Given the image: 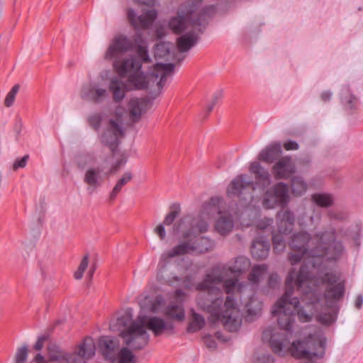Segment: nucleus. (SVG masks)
<instances>
[{
	"mask_svg": "<svg viewBox=\"0 0 363 363\" xmlns=\"http://www.w3.org/2000/svg\"><path fill=\"white\" fill-rule=\"evenodd\" d=\"M145 328L151 330L155 336H159L166 331H172L174 326L172 323L166 322L163 318L152 316L145 320Z\"/></svg>",
	"mask_w": 363,
	"mask_h": 363,
	"instance_id": "obj_21",
	"label": "nucleus"
},
{
	"mask_svg": "<svg viewBox=\"0 0 363 363\" xmlns=\"http://www.w3.org/2000/svg\"><path fill=\"white\" fill-rule=\"evenodd\" d=\"M270 245L267 240H255L251 247L252 256L257 259H264L268 257Z\"/></svg>",
	"mask_w": 363,
	"mask_h": 363,
	"instance_id": "obj_32",
	"label": "nucleus"
},
{
	"mask_svg": "<svg viewBox=\"0 0 363 363\" xmlns=\"http://www.w3.org/2000/svg\"><path fill=\"white\" fill-rule=\"evenodd\" d=\"M291 194L295 196H301L303 195L308 189V184L300 176L293 177L291 179Z\"/></svg>",
	"mask_w": 363,
	"mask_h": 363,
	"instance_id": "obj_33",
	"label": "nucleus"
},
{
	"mask_svg": "<svg viewBox=\"0 0 363 363\" xmlns=\"http://www.w3.org/2000/svg\"><path fill=\"white\" fill-rule=\"evenodd\" d=\"M280 277L277 273L269 274L267 279V286L271 289H275L279 286Z\"/></svg>",
	"mask_w": 363,
	"mask_h": 363,
	"instance_id": "obj_50",
	"label": "nucleus"
},
{
	"mask_svg": "<svg viewBox=\"0 0 363 363\" xmlns=\"http://www.w3.org/2000/svg\"><path fill=\"white\" fill-rule=\"evenodd\" d=\"M284 234L280 233H274L272 235V243L274 251L276 253H280L283 252L286 247L285 240L284 238Z\"/></svg>",
	"mask_w": 363,
	"mask_h": 363,
	"instance_id": "obj_40",
	"label": "nucleus"
},
{
	"mask_svg": "<svg viewBox=\"0 0 363 363\" xmlns=\"http://www.w3.org/2000/svg\"><path fill=\"white\" fill-rule=\"evenodd\" d=\"M45 340V337L43 336L38 337L37 342H35V344L34 345V349L35 350H40L43 347Z\"/></svg>",
	"mask_w": 363,
	"mask_h": 363,
	"instance_id": "obj_58",
	"label": "nucleus"
},
{
	"mask_svg": "<svg viewBox=\"0 0 363 363\" xmlns=\"http://www.w3.org/2000/svg\"><path fill=\"white\" fill-rule=\"evenodd\" d=\"M28 159V155L23 156L22 158L16 160L13 163V169H17L18 168H23L26 165L27 160Z\"/></svg>",
	"mask_w": 363,
	"mask_h": 363,
	"instance_id": "obj_54",
	"label": "nucleus"
},
{
	"mask_svg": "<svg viewBox=\"0 0 363 363\" xmlns=\"http://www.w3.org/2000/svg\"><path fill=\"white\" fill-rule=\"evenodd\" d=\"M199 34L194 31H191L182 35L177 39V49L180 52H188L199 41Z\"/></svg>",
	"mask_w": 363,
	"mask_h": 363,
	"instance_id": "obj_28",
	"label": "nucleus"
},
{
	"mask_svg": "<svg viewBox=\"0 0 363 363\" xmlns=\"http://www.w3.org/2000/svg\"><path fill=\"white\" fill-rule=\"evenodd\" d=\"M249 171L255 177L253 183L247 174L236 177L230 184L227 189L228 196L238 200V205L245 208L242 215H249L250 211H253L255 215L258 213L257 206L260 201V197L252 195L255 186L262 191L271 184V176L268 169L264 168L258 162L250 164Z\"/></svg>",
	"mask_w": 363,
	"mask_h": 363,
	"instance_id": "obj_7",
	"label": "nucleus"
},
{
	"mask_svg": "<svg viewBox=\"0 0 363 363\" xmlns=\"http://www.w3.org/2000/svg\"><path fill=\"white\" fill-rule=\"evenodd\" d=\"M180 213V206L179 204L174 203L170 206V211L165 216L163 222L164 225H170L173 223L175 218Z\"/></svg>",
	"mask_w": 363,
	"mask_h": 363,
	"instance_id": "obj_41",
	"label": "nucleus"
},
{
	"mask_svg": "<svg viewBox=\"0 0 363 363\" xmlns=\"http://www.w3.org/2000/svg\"><path fill=\"white\" fill-rule=\"evenodd\" d=\"M284 147L286 150H296L299 145L296 141L288 140L284 143Z\"/></svg>",
	"mask_w": 363,
	"mask_h": 363,
	"instance_id": "obj_56",
	"label": "nucleus"
},
{
	"mask_svg": "<svg viewBox=\"0 0 363 363\" xmlns=\"http://www.w3.org/2000/svg\"><path fill=\"white\" fill-rule=\"evenodd\" d=\"M174 45L168 42H160L155 45L154 55L156 58H164L170 54Z\"/></svg>",
	"mask_w": 363,
	"mask_h": 363,
	"instance_id": "obj_38",
	"label": "nucleus"
},
{
	"mask_svg": "<svg viewBox=\"0 0 363 363\" xmlns=\"http://www.w3.org/2000/svg\"><path fill=\"white\" fill-rule=\"evenodd\" d=\"M124 113L125 108L120 106H118L115 110L116 118L108 120L99 137L101 143L107 146L112 152L116 150L121 139L125 135L123 127V116Z\"/></svg>",
	"mask_w": 363,
	"mask_h": 363,
	"instance_id": "obj_8",
	"label": "nucleus"
},
{
	"mask_svg": "<svg viewBox=\"0 0 363 363\" xmlns=\"http://www.w3.org/2000/svg\"><path fill=\"white\" fill-rule=\"evenodd\" d=\"M226 269L213 268L204 279L195 285L199 291L196 301L199 308L220 321L229 332L238 331L242 324V313L235 292L241 294L248 286L237 278L225 279Z\"/></svg>",
	"mask_w": 363,
	"mask_h": 363,
	"instance_id": "obj_2",
	"label": "nucleus"
},
{
	"mask_svg": "<svg viewBox=\"0 0 363 363\" xmlns=\"http://www.w3.org/2000/svg\"><path fill=\"white\" fill-rule=\"evenodd\" d=\"M20 86L18 84L14 85L12 89L10 90V91L7 94L4 104L7 107H10L13 105L16 95L17 94L18 91H19Z\"/></svg>",
	"mask_w": 363,
	"mask_h": 363,
	"instance_id": "obj_44",
	"label": "nucleus"
},
{
	"mask_svg": "<svg viewBox=\"0 0 363 363\" xmlns=\"http://www.w3.org/2000/svg\"><path fill=\"white\" fill-rule=\"evenodd\" d=\"M127 88L130 89L128 83L125 84L117 77H113L110 81L109 90L112 93L113 101H121L125 96Z\"/></svg>",
	"mask_w": 363,
	"mask_h": 363,
	"instance_id": "obj_27",
	"label": "nucleus"
},
{
	"mask_svg": "<svg viewBox=\"0 0 363 363\" xmlns=\"http://www.w3.org/2000/svg\"><path fill=\"white\" fill-rule=\"evenodd\" d=\"M104 180L102 169L99 167L88 168L83 179L84 182L87 185L86 189L91 194L102 185Z\"/></svg>",
	"mask_w": 363,
	"mask_h": 363,
	"instance_id": "obj_18",
	"label": "nucleus"
},
{
	"mask_svg": "<svg viewBox=\"0 0 363 363\" xmlns=\"http://www.w3.org/2000/svg\"><path fill=\"white\" fill-rule=\"evenodd\" d=\"M95 344L91 337H86L79 346L77 353L72 354L67 358V363H86V359L95 354Z\"/></svg>",
	"mask_w": 363,
	"mask_h": 363,
	"instance_id": "obj_15",
	"label": "nucleus"
},
{
	"mask_svg": "<svg viewBox=\"0 0 363 363\" xmlns=\"http://www.w3.org/2000/svg\"><path fill=\"white\" fill-rule=\"evenodd\" d=\"M295 217L294 213L286 209L279 212L277 215L278 233L281 234L290 233L294 225Z\"/></svg>",
	"mask_w": 363,
	"mask_h": 363,
	"instance_id": "obj_22",
	"label": "nucleus"
},
{
	"mask_svg": "<svg viewBox=\"0 0 363 363\" xmlns=\"http://www.w3.org/2000/svg\"><path fill=\"white\" fill-rule=\"evenodd\" d=\"M133 179V174L131 172H125L122 177L117 182L111 192L109 195L110 201H113L117 197V195L121 191L122 188L127 184Z\"/></svg>",
	"mask_w": 363,
	"mask_h": 363,
	"instance_id": "obj_35",
	"label": "nucleus"
},
{
	"mask_svg": "<svg viewBox=\"0 0 363 363\" xmlns=\"http://www.w3.org/2000/svg\"><path fill=\"white\" fill-rule=\"evenodd\" d=\"M312 201L318 206L327 208L333 205V198L328 194H315L312 195Z\"/></svg>",
	"mask_w": 363,
	"mask_h": 363,
	"instance_id": "obj_39",
	"label": "nucleus"
},
{
	"mask_svg": "<svg viewBox=\"0 0 363 363\" xmlns=\"http://www.w3.org/2000/svg\"><path fill=\"white\" fill-rule=\"evenodd\" d=\"M94 270H95V269H94V267L89 270V276L90 279H91V278H92L93 274H94Z\"/></svg>",
	"mask_w": 363,
	"mask_h": 363,
	"instance_id": "obj_63",
	"label": "nucleus"
},
{
	"mask_svg": "<svg viewBox=\"0 0 363 363\" xmlns=\"http://www.w3.org/2000/svg\"><path fill=\"white\" fill-rule=\"evenodd\" d=\"M102 116L100 113L92 114L88 118L90 125L95 130H98L99 128Z\"/></svg>",
	"mask_w": 363,
	"mask_h": 363,
	"instance_id": "obj_48",
	"label": "nucleus"
},
{
	"mask_svg": "<svg viewBox=\"0 0 363 363\" xmlns=\"http://www.w3.org/2000/svg\"><path fill=\"white\" fill-rule=\"evenodd\" d=\"M203 341L208 348L211 350L216 349L217 344L211 335H205L203 337Z\"/></svg>",
	"mask_w": 363,
	"mask_h": 363,
	"instance_id": "obj_52",
	"label": "nucleus"
},
{
	"mask_svg": "<svg viewBox=\"0 0 363 363\" xmlns=\"http://www.w3.org/2000/svg\"><path fill=\"white\" fill-rule=\"evenodd\" d=\"M27 356V346H23L22 347L18 349L15 356L16 363H23L26 360Z\"/></svg>",
	"mask_w": 363,
	"mask_h": 363,
	"instance_id": "obj_47",
	"label": "nucleus"
},
{
	"mask_svg": "<svg viewBox=\"0 0 363 363\" xmlns=\"http://www.w3.org/2000/svg\"><path fill=\"white\" fill-rule=\"evenodd\" d=\"M123 342L133 350H141L149 342L150 335L145 328V319L139 317L126 330L120 333Z\"/></svg>",
	"mask_w": 363,
	"mask_h": 363,
	"instance_id": "obj_9",
	"label": "nucleus"
},
{
	"mask_svg": "<svg viewBox=\"0 0 363 363\" xmlns=\"http://www.w3.org/2000/svg\"><path fill=\"white\" fill-rule=\"evenodd\" d=\"M331 96L332 93L329 91H323L320 95V98L324 102L330 101Z\"/></svg>",
	"mask_w": 363,
	"mask_h": 363,
	"instance_id": "obj_59",
	"label": "nucleus"
},
{
	"mask_svg": "<svg viewBox=\"0 0 363 363\" xmlns=\"http://www.w3.org/2000/svg\"><path fill=\"white\" fill-rule=\"evenodd\" d=\"M82 97L87 101L101 103L108 96L106 89L102 88L97 84L89 85L84 87L81 93Z\"/></svg>",
	"mask_w": 363,
	"mask_h": 363,
	"instance_id": "obj_20",
	"label": "nucleus"
},
{
	"mask_svg": "<svg viewBox=\"0 0 363 363\" xmlns=\"http://www.w3.org/2000/svg\"><path fill=\"white\" fill-rule=\"evenodd\" d=\"M273 223V220L269 218H264L259 220L256 224L257 228L261 230H264Z\"/></svg>",
	"mask_w": 363,
	"mask_h": 363,
	"instance_id": "obj_53",
	"label": "nucleus"
},
{
	"mask_svg": "<svg viewBox=\"0 0 363 363\" xmlns=\"http://www.w3.org/2000/svg\"><path fill=\"white\" fill-rule=\"evenodd\" d=\"M208 223L201 217L186 215L173 225L174 233H182L178 245L161 255V259H167L186 254H201L207 252L215 246L214 241L207 237L199 236L207 232Z\"/></svg>",
	"mask_w": 363,
	"mask_h": 363,
	"instance_id": "obj_5",
	"label": "nucleus"
},
{
	"mask_svg": "<svg viewBox=\"0 0 363 363\" xmlns=\"http://www.w3.org/2000/svg\"><path fill=\"white\" fill-rule=\"evenodd\" d=\"M155 233L159 236L160 240H163L166 238V232L164 223L159 224L155 229Z\"/></svg>",
	"mask_w": 363,
	"mask_h": 363,
	"instance_id": "obj_55",
	"label": "nucleus"
},
{
	"mask_svg": "<svg viewBox=\"0 0 363 363\" xmlns=\"http://www.w3.org/2000/svg\"><path fill=\"white\" fill-rule=\"evenodd\" d=\"M148 101L143 98H133L128 102V112L130 119L133 122H138L142 115L146 111Z\"/></svg>",
	"mask_w": 363,
	"mask_h": 363,
	"instance_id": "obj_23",
	"label": "nucleus"
},
{
	"mask_svg": "<svg viewBox=\"0 0 363 363\" xmlns=\"http://www.w3.org/2000/svg\"><path fill=\"white\" fill-rule=\"evenodd\" d=\"M268 327L262 333V339L269 342L272 350L279 356L288 352L296 359H306L305 363H315L312 359L322 358L325 354L326 338L320 330L309 335L305 340H296L291 344L289 340L293 328L286 330Z\"/></svg>",
	"mask_w": 363,
	"mask_h": 363,
	"instance_id": "obj_4",
	"label": "nucleus"
},
{
	"mask_svg": "<svg viewBox=\"0 0 363 363\" xmlns=\"http://www.w3.org/2000/svg\"><path fill=\"white\" fill-rule=\"evenodd\" d=\"M342 101L347 104V106L350 109H353L356 107L357 99L353 95H350L348 97H342Z\"/></svg>",
	"mask_w": 363,
	"mask_h": 363,
	"instance_id": "obj_51",
	"label": "nucleus"
},
{
	"mask_svg": "<svg viewBox=\"0 0 363 363\" xmlns=\"http://www.w3.org/2000/svg\"><path fill=\"white\" fill-rule=\"evenodd\" d=\"M89 263V256L85 255L82 259L78 269L75 272L74 276L76 279H81L83 277L84 272L86 269Z\"/></svg>",
	"mask_w": 363,
	"mask_h": 363,
	"instance_id": "obj_45",
	"label": "nucleus"
},
{
	"mask_svg": "<svg viewBox=\"0 0 363 363\" xmlns=\"http://www.w3.org/2000/svg\"><path fill=\"white\" fill-rule=\"evenodd\" d=\"M118 363H135V357L132 352L127 347H123L118 353Z\"/></svg>",
	"mask_w": 363,
	"mask_h": 363,
	"instance_id": "obj_42",
	"label": "nucleus"
},
{
	"mask_svg": "<svg viewBox=\"0 0 363 363\" xmlns=\"http://www.w3.org/2000/svg\"><path fill=\"white\" fill-rule=\"evenodd\" d=\"M213 9V6L209 8L203 9L201 12L199 14L197 18H194L193 14H190L189 16H179L177 17L172 18L169 23V28L175 33H180L185 29V21L186 18L189 20L191 22L192 26L194 29L198 30L199 32H202L203 29L205 28L207 24L206 16L209 12V10Z\"/></svg>",
	"mask_w": 363,
	"mask_h": 363,
	"instance_id": "obj_11",
	"label": "nucleus"
},
{
	"mask_svg": "<svg viewBox=\"0 0 363 363\" xmlns=\"http://www.w3.org/2000/svg\"><path fill=\"white\" fill-rule=\"evenodd\" d=\"M320 220V213L315 211V206H313L308 211H305L298 217V224L302 228H307L317 224Z\"/></svg>",
	"mask_w": 363,
	"mask_h": 363,
	"instance_id": "obj_31",
	"label": "nucleus"
},
{
	"mask_svg": "<svg viewBox=\"0 0 363 363\" xmlns=\"http://www.w3.org/2000/svg\"><path fill=\"white\" fill-rule=\"evenodd\" d=\"M234 227L232 216L228 213H220L215 223V230L222 236L229 234Z\"/></svg>",
	"mask_w": 363,
	"mask_h": 363,
	"instance_id": "obj_26",
	"label": "nucleus"
},
{
	"mask_svg": "<svg viewBox=\"0 0 363 363\" xmlns=\"http://www.w3.org/2000/svg\"><path fill=\"white\" fill-rule=\"evenodd\" d=\"M320 306V304L318 307L317 311L315 313L314 315H316L317 320L324 325H330L335 321L336 316H337V311L336 306H334L333 308H330L332 310V312L329 313H318L319 311V308Z\"/></svg>",
	"mask_w": 363,
	"mask_h": 363,
	"instance_id": "obj_37",
	"label": "nucleus"
},
{
	"mask_svg": "<svg viewBox=\"0 0 363 363\" xmlns=\"http://www.w3.org/2000/svg\"><path fill=\"white\" fill-rule=\"evenodd\" d=\"M250 267V259L245 256H239L235 258L234 262L228 267H216V268L225 269V279L228 274L230 272L233 274L239 276L246 272Z\"/></svg>",
	"mask_w": 363,
	"mask_h": 363,
	"instance_id": "obj_25",
	"label": "nucleus"
},
{
	"mask_svg": "<svg viewBox=\"0 0 363 363\" xmlns=\"http://www.w3.org/2000/svg\"><path fill=\"white\" fill-rule=\"evenodd\" d=\"M191 318L187 328L189 333H195L200 330L205 325V318L201 314L195 312L194 309L191 310Z\"/></svg>",
	"mask_w": 363,
	"mask_h": 363,
	"instance_id": "obj_36",
	"label": "nucleus"
},
{
	"mask_svg": "<svg viewBox=\"0 0 363 363\" xmlns=\"http://www.w3.org/2000/svg\"><path fill=\"white\" fill-rule=\"evenodd\" d=\"M289 200V186L281 182L264 192L262 206L267 209H272L277 206L284 208L288 206Z\"/></svg>",
	"mask_w": 363,
	"mask_h": 363,
	"instance_id": "obj_10",
	"label": "nucleus"
},
{
	"mask_svg": "<svg viewBox=\"0 0 363 363\" xmlns=\"http://www.w3.org/2000/svg\"><path fill=\"white\" fill-rule=\"evenodd\" d=\"M138 56L116 58L113 66L121 77H128V85L130 90L144 89L152 83L156 82L159 90H162L167 79L172 77L174 65L173 63H157L146 74L141 72L142 63H148L151 59L146 46L138 45Z\"/></svg>",
	"mask_w": 363,
	"mask_h": 363,
	"instance_id": "obj_3",
	"label": "nucleus"
},
{
	"mask_svg": "<svg viewBox=\"0 0 363 363\" xmlns=\"http://www.w3.org/2000/svg\"><path fill=\"white\" fill-rule=\"evenodd\" d=\"M35 363H45L43 357L40 354H38L35 357Z\"/></svg>",
	"mask_w": 363,
	"mask_h": 363,
	"instance_id": "obj_61",
	"label": "nucleus"
},
{
	"mask_svg": "<svg viewBox=\"0 0 363 363\" xmlns=\"http://www.w3.org/2000/svg\"><path fill=\"white\" fill-rule=\"evenodd\" d=\"M134 322H136V320H133V311L131 308H128L124 313L116 320H111L110 323V329L112 331L120 330L121 332L122 328L126 330L131 325L132 323Z\"/></svg>",
	"mask_w": 363,
	"mask_h": 363,
	"instance_id": "obj_30",
	"label": "nucleus"
},
{
	"mask_svg": "<svg viewBox=\"0 0 363 363\" xmlns=\"http://www.w3.org/2000/svg\"><path fill=\"white\" fill-rule=\"evenodd\" d=\"M118 342L110 338L104 337L99 341L101 352L106 360H110L113 362L116 359L118 354Z\"/></svg>",
	"mask_w": 363,
	"mask_h": 363,
	"instance_id": "obj_24",
	"label": "nucleus"
},
{
	"mask_svg": "<svg viewBox=\"0 0 363 363\" xmlns=\"http://www.w3.org/2000/svg\"><path fill=\"white\" fill-rule=\"evenodd\" d=\"M295 172V164L288 156L280 158L272 167V173L277 179H288Z\"/></svg>",
	"mask_w": 363,
	"mask_h": 363,
	"instance_id": "obj_16",
	"label": "nucleus"
},
{
	"mask_svg": "<svg viewBox=\"0 0 363 363\" xmlns=\"http://www.w3.org/2000/svg\"><path fill=\"white\" fill-rule=\"evenodd\" d=\"M281 152V143H274L262 150L259 154L258 159L269 164L272 163L279 157Z\"/></svg>",
	"mask_w": 363,
	"mask_h": 363,
	"instance_id": "obj_29",
	"label": "nucleus"
},
{
	"mask_svg": "<svg viewBox=\"0 0 363 363\" xmlns=\"http://www.w3.org/2000/svg\"><path fill=\"white\" fill-rule=\"evenodd\" d=\"M185 296V293L181 289H177L174 291V300L168 304L164 311L167 317L177 321L184 320L185 313L183 303Z\"/></svg>",
	"mask_w": 363,
	"mask_h": 363,
	"instance_id": "obj_13",
	"label": "nucleus"
},
{
	"mask_svg": "<svg viewBox=\"0 0 363 363\" xmlns=\"http://www.w3.org/2000/svg\"><path fill=\"white\" fill-rule=\"evenodd\" d=\"M127 16L130 24L135 28H148L157 16L155 9L148 10L140 16H137L135 11L132 9H128Z\"/></svg>",
	"mask_w": 363,
	"mask_h": 363,
	"instance_id": "obj_14",
	"label": "nucleus"
},
{
	"mask_svg": "<svg viewBox=\"0 0 363 363\" xmlns=\"http://www.w3.org/2000/svg\"><path fill=\"white\" fill-rule=\"evenodd\" d=\"M355 307L357 308H360L363 305V296L359 295L357 296L356 300H355Z\"/></svg>",
	"mask_w": 363,
	"mask_h": 363,
	"instance_id": "obj_60",
	"label": "nucleus"
},
{
	"mask_svg": "<svg viewBox=\"0 0 363 363\" xmlns=\"http://www.w3.org/2000/svg\"><path fill=\"white\" fill-rule=\"evenodd\" d=\"M165 272L166 267L162 266L157 274V278L161 281L172 286H183L186 289H191L194 286V278L192 276L186 275L182 279L177 275L166 276L164 274Z\"/></svg>",
	"mask_w": 363,
	"mask_h": 363,
	"instance_id": "obj_17",
	"label": "nucleus"
},
{
	"mask_svg": "<svg viewBox=\"0 0 363 363\" xmlns=\"http://www.w3.org/2000/svg\"><path fill=\"white\" fill-rule=\"evenodd\" d=\"M83 157H79L77 161V165L79 168H84L86 164L82 161Z\"/></svg>",
	"mask_w": 363,
	"mask_h": 363,
	"instance_id": "obj_62",
	"label": "nucleus"
},
{
	"mask_svg": "<svg viewBox=\"0 0 363 363\" xmlns=\"http://www.w3.org/2000/svg\"><path fill=\"white\" fill-rule=\"evenodd\" d=\"M246 306L249 315H257L260 313L262 305L261 302L251 298L250 301L246 304Z\"/></svg>",
	"mask_w": 363,
	"mask_h": 363,
	"instance_id": "obj_43",
	"label": "nucleus"
},
{
	"mask_svg": "<svg viewBox=\"0 0 363 363\" xmlns=\"http://www.w3.org/2000/svg\"><path fill=\"white\" fill-rule=\"evenodd\" d=\"M274 358L270 354H262L259 357L255 363H274Z\"/></svg>",
	"mask_w": 363,
	"mask_h": 363,
	"instance_id": "obj_57",
	"label": "nucleus"
},
{
	"mask_svg": "<svg viewBox=\"0 0 363 363\" xmlns=\"http://www.w3.org/2000/svg\"><path fill=\"white\" fill-rule=\"evenodd\" d=\"M223 97V91L221 90L217 91L213 95L212 100L211 103L208 105L207 107V113H210L213 109L214 106Z\"/></svg>",
	"mask_w": 363,
	"mask_h": 363,
	"instance_id": "obj_49",
	"label": "nucleus"
},
{
	"mask_svg": "<svg viewBox=\"0 0 363 363\" xmlns=\"http://www.w3.org/2000/svg\"><path fill=\"white\" fill-rule=\"evenodd\" d=\"M320 259L312 264L309 271L306 264L301 266L296 274L295 269L289 272L286 279V290L274 304L272 314L277 316L279 327L291 330L296 323L312 320L322 298L320 285L326 284L324 298L328 308H333L340 301L345 293V282L340 281L336 272H329L325 262Z\"/></svg>",
	"mask_w": 363,
	"mask_h": 363,
	"instance_id": "obj_1",
	"label": "nucleus"
},
{
	"mask_svg": "<svg viewBox=\"0 0 363 363\" xmlns=\"http://www.w3.org/2000/svg\"><path fill=\"white\" fill-rule=\"evenodd\" d=\"M135 44L136 42H134L125 36H116L106 52L105 58L108 60L119 58L118 55L132 50L135 48Z\"/></svg>",
	"mask_w": 363,
	"mask_h": 363,
	"instance_id": "obj_12",
	"label": "nucleus"
},
{
	"mask_svg": "<svg viewBox=\"0 0 363 363\" xmlns=\"http://www.w3.org/2000/svg\"><path fill=\"white\" fill-rule=\"evenodd\" d=\"M223 199L220 196L211 197L209 201H206L202 205V210L200 214L195 217H201L208 223V220L213 217L215 214L223 213L221 208L223 207Z\"/></svg>",
	"mask_w": 363,
	"mask_h": 363,
	"instance_id": "obj_19",
	"label": "nucleus"
},
{
	"mask_svg": "<svg viewBox=\"0 0 363 363\" xmlns=\"http://www.w3.org/2000/svg\"><path fill=\"white\" fill-rule=\"evenodd\" d=\"M184 57H185V56H183L182 58H176V57H174V59L175 60H177L179 63V62H181L184 60Z\"/></svg>",
	"mask_w": 363,
	"mask_h": 363,
	"instance_id": "obj_64",
	"label": "nucleus"
},
{
	"mask_svg": "<svg viewBox=\"0 0 363 363\" xmlns=\"http://www.w3.org/2000/svg\"><path fill=\"white\" fill-rule=\"evenodd\" d=\"M267 269L268 267L265 264L254 266L248 275L249 281L252 284L257 285L266 275Z\"/></svg>",
	"mask_w": 363,
	"mask_h": 363,
	"instance_id": "obj_34",
	"label": "nucleus"
},
{
	"mask_svg": "<svg viewBox=\"0 0 363 363\" xmlns=\"http://www.w3.org/2000/svg\"><path fill=\"white\" fill-rule=\"evenodd\" d=\"M304 255L308 256V253L302 252H291L289 254L288 259L291 265H295L302 260Z\"/></svg>",
	"mask_w": 363,
	"mask_h": 363,
	"instance_id": "obj_46",
	"label": "nucleus"
},
{
	"mask_svg": "<svg viewBox=\"0 0 363 363\" xmlns=\"http://www.w3.org/2000/svg\"><path fill=\"white\" fill-rule=\"evenodd\" d=\"M290 248L295 252H308L310 259L302 264H306L309 271H312V264L315 260L325 262V257L329 261L339 259L344 251L340 242L336 240L335 230L324 231L316 233L313 238L306 231L294 233L289 242Z\"/></svg>",
	"mask_w": 363,
	"mask_h": 363,
	"instance_id": "obj_6",
	"label": "nucleus"
}]
</instances>
